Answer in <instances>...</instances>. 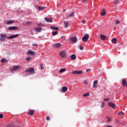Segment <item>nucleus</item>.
Returning <instances> with one entry per match:
<instances>
[{
  "label": "nucleus",
  "mask_w": 127,
  "mask_h": 127,
  "mask_svg": "<svg viewBox=\"0 0 127 127\" xmlns=\"http://www.w3.org/2000/svg\"><path fill=\"white\" fill-rule=\"evenodd\" d=\"M53 46L55 48H60L61 47V44L60 43H57L53 45Z\"/></svg>",
  "instance_id": "obj_10"
},
{
  "label": "nucleus",
  "mask_w": 127,
  "mask_h": 127,
  "mask_svg": "<svg viewBox=\"0 0 127 127\" xmlns=\"http://www.w3.org/2000/svg\"><path fill=\"white\" fill-rule=\"evenodd\" d=\"M43 66V64H42L40 65V67H41V70H43V69H44V67L43 66Z\"/></svg>",
  "instance_id": "obj_33"
},
{
  "label": "nucleus",
  "mask_w": 127,
  "mask_h": 127,
  "mask_svg": "<svg viewBox=\"0 0 127 127\" xmlns=\"http://www.w3.org/2000/svg\"><path fill=\"white\" fill-rule=\"evenodd\" d=\"M101 14L103 16L106 15V10L105 9H102Z\"/></svg>",
  "instance_id": "obj_18"
},
{
  "label": "nucleus",
  "mask_w": 127,
  "mask_h": 127,
  "mask_svg": "<svg viewBox=\"0 0 127 127\" xmlns=\"http://www.w3.org/2000/svg\"><path fill=\"white\" fill-rule=\"evenodd\" d=\"M79 48H80V50H83V47H82V46H80L79 47Z\"/></svg>",
  "instance_id": "obj_44"
},
{
  "label": "nucleus",
  "mask_w": 127,
  "mask_h": 127,
  "mask_svg": "<svg viewBox=\"0 0 127 127\" xmlns=\"http://www.w3.org/2000/svg\"><path fill=\"white\" fill-rule=\"evenodd\" d=\"M112 43H114V44H116L117 43V38H114L112 40Z\"/></svg>",
  "instance_id": "obj_24"
},
{
  "label": "nucleus",
  "mask_w": 127,
  "mask_h": 127,
  "mask_svg": "<svg viewBox=\"0 0 127 127\" xmlns=\"http://www.w3.org/2000/svg\"><path fill=\"white\" fill-rule=\"evenodd\" d=\"M101 107V108H104V107H105V102H102V104Z\"/></svg>",
  "instance_id": "obj_37"
},
{
  "label": "nucleus",
  "mask_w": 127,
  "mask_h": 127,
  "mask_svg": "<svg viewBox=\"0 0 127 127\" xmlns=\"http://www.w3.org/2000/svg\"><path fill=\"white\" fill-rule=\"evenodd\" d=\"M26 60H27V61H29V60H31V57H27L26 58Z\"/></svg>",
  "instance_id": "obj_31"
},
{
  "label": "nucleus",
  "mask_w": 127,
  "mask_h": 127,
  "mask_svg": "<svg viewBox=\"0 0 127 127\" xmlns=\"http://www.w3.org/2000/svg\"><path fill=\"white\" fill-rule=\"evenodd\" d=\"M32 46H38V45H37V44H33Z\"/></svg>",
  "instance_id": "obj_42"
},
{
  "label": "nucleus",
  "mask_w": 127,
  "mask_h": 127,
  "mask_svg": "<svg viewBox=\"0 0 127 127\" xmlns=\"http://www.w3.org/2000/svg\"><path fill=\"white\" fill-rule=\"evenodd\" d=\"M88 0H82V1H83L84 2H86V1H87Z\"/></svg>",
  "instance_id": "obj_48"
},
{
  "label": "nucleus",
  "mask_w": 127,
  "mask_h": 127,
  "mask_svg": "<svg viewBox=\"0 0 127 127\" xmlns=\"http://www.w3.org/2000/svg\"><path fill=\"white\" fill-rule=\"evenodd\" d=\"M81 22L82 23H86V21L84 20H82Z\"/></svg>",
  "instance_id": "obj_43"
},
{
  "label": "nucleus",
  "mask_w": 127,
  "mask_h": 127,
  "mask_svg": "<svg viewBox=\"0 0 127 127\" xmlns=\"http://www.w3.org/2000/svg\"><path fill=\"white\" fill-rule=\"evenodd\" d=\"M83 83L85 84V85H88V81L87 80H84L83 81Z\"/></svg>",
  "instance_id": "obj_36"
},
{
  "label": "nucleus",
  "mask_w": 127,
  "mask_h": 127,
  "mask_svg": "<svg viewBox=\"0 0 127 127\" xmlns=\"http://www.w3.org/2000/svg\"><path fill=\"white\" fill-rule=\"evenodd\" d=\"M119 2V0H115L114 1V3L116 4V3H118Z\"/></svg>",
  "instance_id": "obj_39"
},
{
  "label": "nucleus",
  "mask_w": 127,
  "mask_h": 127,
  "mask_svg": "<svg viewBox=\"0 0 127 127\" xmlns=\"http://www.w3.org/2000/svg\"><path fill=\"white\" fill-rule=\"evenodd\" d=\"M36 32H41V31L42 30V27H38L35 29Z\"/></svg>",
  "instance_id": "obj_17"
},
{
  "label": "nucleus",
  "mask_w": 127,
  "mask_h": 127,
  "mask_svg": "<svg viewBox=\"0 0 127 127\" xmlns=\"http://www.w3.org/2000/svg\"><path fill=\"white\" fill-rule=\"evenodd\" d=\"M21 67L19 65H15L13 66L11 69H10V71L11 72H12L13 71H16L17 70H18V69H20Z\"/></svg>",
  "instance_id": "obj_4"
},
{
  "label": "nucleus",
  "mask_w": 127,
  "mask_h": 127,
  "mask_svg": "<svg viewBox=\"0 0 127 127\" xmlns=\"http://www.w3.org/2000/svg\"><path fill=\"white\" fill-rule=\"evenodd\" d=\"M64 27L66 28V27H67V26H68V21H66L64 22Z\"/></svg>",
  "instance_id": "obj_27"
},
{
  "label": "nucleus",
  "mask_w": 127,
  "mask_h": 127,
  "mask_svg": "<svg viewBox=\"0 0 127 127\" xmlns=\"http://www.w3.org/2000/svg\"><path fill=\"white\" fill-rule=\"evenodd\" d=\"M104 101H106L107 102H109V101H110V98H104Z\"/></svg>",
  "instance_id": "obj_34"
},
{
  "label": "nucleus",
  "mask_w": 127,
  "mask_h": 127,
  "mask_svg": "<svg viewBox=\"0 0 127 127\" xmlns=\"http://www.w3.org/2000/svg\"><path fill=\"white\" fill-rule=\"evenodd\" d=\"M29 115L30 116H33L34 114V110H31L29 112H28Z\"/></svg>",
  "instance_id": "obj_21"
},
{
  "label": "nucleus",
  "mask_w": 127,
  "mask_h": 127,
  "mask_svg": "<svg viewBox=\"0 0 127 127\" xmlns=\"http://www.w3.org/2000/svg\"><path fill=\"white\" fill-rule=\"evenodd\" d=\"M18 36H19V35L18 34H17L16 35H11L9 37H8V38H9V39H10V38L11 39L17 38V37H18Z\"/></svg>",
  "instance_id": "obj_8"
},
{
  "label": "nucleus",
  "mask_w": 127,
  "mask_h": 127,
  "mask_svg": "<svg viewBox=\"0 0 127 127\" xmlns=\"http://www.w3.org/2000/svg\"><path fill=\"white\" fill-rule=\"evenodd\" d=\"M70 40L73 42L74 43H75V42H76V41H77V38L73 37L72 38H70Z\"/></svg>",
  "instance_id": "obj_19"
},
{
  "label": "nucleus",
  "mask_w": 127,
  "mask_h": 127,
  "mask_svg": "<svg viewBox=\"0 0 127 127\" xmlns=\"http://www.w3.org/2000/svg\"><path fill=\"white\" fill-rule=\"evenodd\" d=\"M41 25H42V24H41V23L39 24V26H41Z\"/></svg>",
  "instance_id": "obj_50"
},
{
  "label": "nucleus",
  "mask_w": 127,
  "mask_h": 127,
  "mask_svg": "<svg viewBox=\"0 0 127 127\" xmlns=\"http://www.w3.org/2000/svg\"><path fill=\"white\" fill-rule=\"evenodd\" d=\"M71 74H74L76 75H81L83 74V71L82 70H74L72 72H71Z\"/></svg>",
  "instance_id": "obj_6"
},
{
  "label": "nucleus",
  "mask_w": 127,
  "mask_h": 127,
  "mask_svg": "<svg viewBox=\"0 0 127 127\" xmlns=\"http://www.w3.org/2000/svg\"><path fill=\"white\" fill-rule=\"evenodd\" d=\"M1 62L2 63L3 62H7V60H6L5 59H2L1 60Z\"/></svg>",
  "instance_id": "obj_30"
},
{
  "label": "nucleus",
  "mask_w": 127,
  "mask_h": 127,
  "mask_svg": "<svg viewBox=\"0 0 127 127\" xmlns=\"http://www.w3.org/2000/svg\"><path fill=\"white\" fill-rule=\"evenodd\" d=\"M119 115H122V116H124L125 113L121 111L119 113Z\"/></svg>",
  "instance_id": "obj_32"
},
{
  "label": "nucleus",
  "mask_w": 127,
  "mask_h": 127,
  "mask_svg": "<svg viewBox=\"0 0 127 127\" xmlns=\"http://www.w3.org/2000/svg\"><path fill=\"white\" fill-rule=\"evenodd\" d=\"M27 54H28V55H34V54H35V52H34V51H28L27 52Z\"/></svg>",
  "instance_id": "obj_13"
},
{
  "label": "nucleus",
  "mask_w": 127,
  "mask_h": 127,
  "mask_svg": "<svg viewBox=\"0 0 127 127\" xmlns=\"http://www.w3.org/2000/svg\"><path fill=\"white\" fill-rule=\"evenodd\" d=\"M38 8L40 10H44L46 8V7L38 6Z\"/></svg>",
  "instance_id": "obj_22"
},
{
  "label": "nucleus",
  "mask_w": 127,
  "mask_h": 127,
  "mask_svg": "<svg viewBox=\"0 0 127 127\" xmlns=\"http://www.w3.org/2000/svg\"><path fill=\"white\" fill-rule=\"evenodd\" d=\"M0 41L1 42H3V41H5V38H6V34H0Z\"/></svg>",
  "instance_id": "obj_1"
},
{
  "label": "nucleus",
  "mask_w": 127,
  "mask_h": 127,
  "mask_svg": "<svg viewBox=\"0 0 127 127\" xmlns=\"http://www.w3.org/2000/svg\"><path fill=\"white\" fill-rule=\"evenodd\" d=\"M107 122H111V118H108V120H107Z\"/></svg>",
  "instance_id": "obj_45"
},
{
  "label": "nucleus",
  "mask_w": 127,
  "mask_h": 127,
  "mask_svg": "<svg viewBox=\"0 0 127 127\" xmlns=\"http://www.w3.org/2000/svg\"><path fill=\"white\" fill-rule=\"evenodd\" d=\"M26 23H27V24H30V22H26Z\"/></svg>",
  "instance_id": "obj_47"
},
{
  "label": "nucleus",
  "mask_w": 127,
  "mask_h": 127,
  "mask_svg": "<svg viewBox=\"0 0 127 127\" xmlns=\"http://www.w3.org/2000/svg\"><path fill=\"white\" fill-rule=\"evenodd\" d=\"M13 20H9L6 22V24H11L12 23H13Z\"/></svg>",
  "instance_id": "obj_25"
},
{
  "label": "nucleus",
  "mask_w": 127,
  "mask_h": 127,
  "mask_svg": "<svg viewBox=\"0 0 127 127\" xmlns=\"http://www.w3.org/2000/svg\"><path fill=\"white\" fill-rule=\"evenodd\" d=\"M3 118V115L2 114H0V119H2Z\"/></svg>",
  "instance_id": "obj_41"
},
{
  "label": "nucleus",
  "mask_w": 127,
  "mask_h": 127,
  "mask_svg": "<svg viewBox=\"0 0 127 127\" xmlns=\"http://www.w3.org/2000/svg\"><path fill=\"white\" fill-rule=\"evenodd\" d=\"M60 56L61 58H65L66 57V52L64 50L60 53Z\"/></svg>",
  "instance_id": "obj_5"
},
{
  "label": "nucleus",
  "mask_w": 127,
  "mask_h": 127,
  "mask_svg": "<svg viewBox=\"0 0 127 127\" xmlns=\"http://www.w3.org/2000/svg\"><path fill=\"white\" fill-rule=\"evenodd\" d=\"M51 28L53 30H58V29H59L58 27L54 26H51Z\"/></svg>",
  "instance_id": "obj_23"
},
{
  "label": "nucleus",
  "mask_w": 127,
  "mask_h": 127,
  "mask_svg": "<svg viewBox=\"0 0 127 127\" xmlns=\"http://www.w3.org/2000/svg\"><path fill=\"white\" fill-rule=\"evenodd\" d=\"M66 71V68H62L60 70V73H63V72H65Z\"/></svg>",
  "instance_id": "obj_29"
},
{
  "label": "nucleus",
  "mask_w": 127,
  "mask_h": 127,
  "mask_svg": "<svg viewBox=\"0 0 127 127\" xmlns=\"http://www.w3.org/2000/svg\"><path fill=\"white\" fill-rule=\"evenodd\" d=\"M116 24L118 25V24H120V21L118 20H117L116 21Z\"/></svg>",
  "instance_id": "obj_35"
},
{
  "label": "nucleus",
  "mask_w": 127,
  "mask_h": 127,
  "mask_svg": "<svg viewBox=\"0 0 127 127\" xmlns=\"http://www.w3.org/2000/svg\"><path fill=\"white\" fill-rule=\"evenodd\" d=\"M67 91H68V88H67V87H65V86L63 87L62 92L63 93H65V92H67Z\"/></svg>",
  "instance_id": "obj_15"
},
{
  "label": "nucleus",
  "mask_w": 127,
  "mask_h": 127,
  "mask_svg": "<svg viewBox=\"0 0 127 127\" xmlns=\"http://www.w3.org/2000/svg\"><path fill=\"white\" fill-rule=\"evenodd\" d=\"M89 71H90V69H86V72H89Z\"/></svg>",
  "instance_id": "obj_49"
},
{
  "label": "nucleus",
  "mask_w": 127,
  "mask_h": 127,
  "mask_svg": "<svg viewBox=\"0 0 127 127\" xmlns=\"http://www.w3.org/2000/svg\"><path fill=\"white\" fill-rule=\"evenodd\" d=\"M89 35L88 34H85V35L82 38V41L83 42H87L88 41V40L89 39Z\"/></svg>",
  "instance_id": "obj_3"
},
{
  "label": "nucleus",
  "mask_w": 127,
  "mask_h": 127,
  "mask_svg": "<svg viewBox=\"0 0 127 127\" xmlns=\"http://www.w3.org/2000/svg\"><path fill=\"white\" fill-rule=\"evenodd\" d=\"M6 127H11V125H8Z\"/></svg>",
  "instance_id": "obj_46"
},
{
  "label": "nucleus",
  "mask_w": 127,
  "mask_h": 127,
  "mask_svg": "<svg viewBox=\"0 0 127 127\" xmlns=\"http://www.w3.org/2000/svg\"><path fill=\"white\" fill-rule=\"evenodd\" d=\"M25 72L26 73H30V74H34V73H35L34 72V68L31 67V68H29V69H26Z\"/></svg>",
  "instance_id": "obj_2"
},
{
  "label": "nucleus",
  "mask_w": 127,
  "mask_h": 127,
  "mask_svg": "<svg viewBox=\"0 0 127 127\" xmlns=\"http://www.w3.org/2000/svg\"><path fill=\"white\" fill-rule=\"evenodd\" d=\"M122 85L123 86V87H126L127 88V80H126V79H124L122 80Z\"/></svg>",
  "instance_id": "obj_9"
},
{
  "label": "nucleus",
  "mask_w": 127,
  "mask_h": 127,
  "mask_svg": "<svg viewBox=\"0 0 127 127\" xmlns=\"http://www.w3.org/2000/svg\"><path fill=\"white\" fill-rule=\"evenodd\" d=\"M16 29H17V27L14 26L10 27L8 28V30H16Z\"/></svg>",
  "instance_id": "obj_14"
},
{
  "label": "nucleus",
  "mask_w": 127,
  "mask_h": 127,
  "mask_svg": "<svg viewBox=\"0 0 127 127\" xmlns=\"http://www.w3.org/2000/svg\"><path fill=\"white\" fill-rule=\"evenodd\" d=\"M100 38L101 39V40L104 41L107 39V36L106 35H100Z\"/></svg>",
  "instance_id": "obj_16"
},
{
  "label": "nucleus",
  "mask_w": 127,
  "mask_h": 127,
  "mask_svg": "<svg viewBox=\"0 0 127 127\" xmlns=\"http://www.w3.org/2000/svg\"><path fill=\"white\" fill-rule=\"evenodd\" d=\"M120 122V120H117V123H119Z\"/></svg>",
  "instance_id": "obj_51"
},
{
  "label": "nucleus",
  "mask_w": 127,
  "mask_h": 127,
  "mask_svg": "<svg viewBox=\"0 0 127 127\" xmlns=\"http://www.w3.org/2000/svg\"><path fill=\"white\" fill-rule=\"evenodd\" d=\"M98 87V80H95L93 82V88H97Z\"/></svg>",
  "instance_id": "obj_12"
},
{
  "label": "nucleus",
  "mask_w": 127,
  "mask_h": 127,
  "mask_svg": "<svg viewBox=\"0 0 127 127\" xmlns=\"http://www.w3.org/2000/svg\"><path fill=\"white\" fill-rule=\"evenodd\" d=\"M45 20H46L47 22H52V21H53V19H52V18L47 17L45 18Z\"/></svg>",
  "instance_id": "obj_11"
},
{
  "label": "nucleus",
  "mask_w": 127,
  "mask_h": 127,
  "mask_svg": "<svg viewBox=\"0 0 127 127\" xmlns=\"http://www.w3.org/2000/svg\"><path fill=\"white\" fill-rule=\"evenodd\" d=\"M70 58L72 60H75L76 58V56L75 54H73L70 56Z\"/></svg>",
  "instance_id": "obj_20"
},
{
  "label": "nucleus",
  "mask_w": 127,
  "mask_h": 127,
  "mask_svg": "<svg viewBox=\"0 0 127 127\" xmlns=\"http://www.w3.org/2000/svg\"><path fill=\"white\" fill-rule=\"evenodd\" d=\"M89 96H90V93H86L83 94V97H88Z\"/></svg>",
  "instance_id": "obj_28"
},
{
  "label": "nucleus",
  "mask_w": 127,
  "mask_h": 127,
  "mask_svg": "<svg viewBox=\"0 0 127 127\" xmlns=\"http://www.w3.org/2000/svg\"><path fill=\"white\" fill-rule=\"evenodd\" d=\"M52 34L53 35V36H55V35H57V34H58V32L57 31L52 32Z\"/></svg>",
  "instance_id": "obj_26"
},
{
  "label": "nucleus",
  "mask_w": 127,
  "mask_h": 127,
  "mask_svg": "<svg viewBox=\"0 0 127 127\" xmlns=\"http://www.w3.org/2000/svg\"><path fill=\"white\" fill-rule=\"evenodd\" d=\"M46 120H47V121H50V117H49V116H47L46 117Z\"/></svg>",
  "instance_id": "obj_40"
},
{
  "label": "nucleus",
  "mask_w": 127,
  "mask_h": 127,
  "mask_svg": "<svg viewBox=\"0 0 127 127\" xmlns=\"http://www.w3.org/2000/svg\"><path fill=\"white\" fill-rule=\"evenodd\" d=\"M68 16H69V17H70L71 16H74V13H73V12L71 13V14Z\"/></svg>",
  "instance_id": "obj_38"
},
{
  "label": "nucleus",
  "mask_w": 127,
  "mask_h": 127,
  "mask_svg": "<svg viewBox=\"0 0 127 127\" xmlns=\"http://www.w3.org/2000/svg\"><path fill=\"white\" fill-rule=\"evenodd\" d=\"M108 106L112 108V109H116V108H117V106H116V104H114V103L113 102H109L108 103Z\"/></svg>",
  "instance_id": "obj_7"
}]
</instances>
